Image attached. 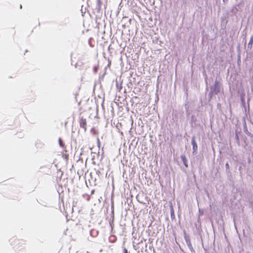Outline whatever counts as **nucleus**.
<instances>
[{
  "label": "nucleus",
  "instance_id": "obj_1",
  "mask_svg": "<svg viewBox=\"0 0 253 253\" xmlns=\"http://www.w3.org/2000/svg\"><path fill=\"white\" fill-rule=\"evenodd\" d=\"M80 126L81 127L84 128V129H86V121L85 119L81 118L80 121Z\"/></svg>",
  "mask_w": 253,
  "mask_h": 253
},
{
  "label": "nucleus",
  "instance_id": "obj_2",
  "mask_svg": "<svg viewBox=\"0 0 253 253\" xmlns=\"http://www.w3.org/2000/svg\"><path fill=\"white\" fill-rule=\"evenodd\" d=\"M191 143L193 146V150H194V151H197L198 149V146L194 137L192 138Z\"/></svg>",
  "mask_w": 253,
  "mask_h": 253
},
{
  "label": "nucleus",
  "instance_id": "obj_3",
  "mask_svg": "<svg viewBox=\"0 0 253 253\" xmlns=\"http://www.w3.org/2000/svg\"><path fill=\"white\" fill-rule=\"evenodd\" d=\"M186 242L187 243V246L190 249H193V247L192 244L191 243L190 240L189 238L186 239Z\"/></svg>",
  "mask_w": 253,
  "mask_h": 253
},
{
  "label": "nucleus",
  "instance_id": "obj_4",
  "mask_svg": "<svg viewBox=\"0 0 253 253\" xmlns=\"http://www.w3.org/2000/svg\"><path fill=\"white\" fill-rule=\"evenodd\" d=\"M181 158L183 161V164H184V165L187 167H188V164H187V160L186 159V157L184 155H182L181 156Z\"/></svg>",
  "mask_w": 253,
  "mask_h": 253
},
{
  "label": "nucleus",
  "instance_id": "obj_5",
  "mask_svg": "<svg viewBox=\"0 0 253 253\" xmlns=\"http://www.w3.org/2000/svg\"><path fill=\"white\" fill-rule=\"evenodd\" d=\"M58 141H59V144L60 146L62 148H64L65 145H64L62 140L61 138H59Z\"/></svg>",
  "mask_w": 253,
  "mask_h": 253
},
{
  "label": "nucleus",
  "instance_id": "obj_6",
  "mask_svg": "<svg viewBox=\"0 0 253 253\" xmlns=\"http://www.w3.org/2000/svg\"><path fill=\"white\" fill-rule=\"evenodd\" d=\"M110 241L111 242H115L116 240V237L115 236H111L109 238Z\"/></svg>",
  "mask_w": 253,
  "mask_h": 253
},
{
  "label": "nucleus",
  "instance_id": "obj_7",
  "mask_svg": "<svg viewBox=\"0 0 253 253\" xmlns=\"http://www.w3.org/2000/svg\"><path fill=\"white\" fill-rule=\"evenodd\" d=\"M253 43V36H252L251 38H250V41L249 42V44H251V46L252 45Z\"/></svg>",
  "mask_w": 253,
  "mask_h": 253
},
{
  "label": "nucleus",
  "instance_id": "obj_8",
  "mask_svg": "<svg viewBox=\"0 0 253 253\" xmlns=\"http://www.w3.org/2000/svg\"><path fill=\"white\" fill-rule=\"evenodd\" d=\"M124 250H125V253H127V250L126 249H125Z\"/></svg>",
  "mask_w": 253,
  "mask_h": 253
},
{
  "label": "nucleus",
  "instance_id": "obj_9",
  "mask_svg": "<svg viewBox=\"0 0 253 253\" xmlns=\"http://www.w3.org/2000/svg\"><path fill=\"white\" fill-rule=\"evenodd\" d=\"M228 0H223V2H225L226 1H227Z\"/></svg>",
  "mask_w": 253,
  "mask_h": 253
},
{
  "label": "nucleus",
  "instance_id": "obj_10",
  "mask_svg": "<svg viewBox=\"0 0 253 253\" xmlns=\"http://www.w3.org/2000/svg\"><path fill=\"white\" fill-rule=\"evenodd\" d=\"M226 167H229V165H228V163H227V164H226Z\"/></svg>",
  "mask_w": 253,
  "mask_h": 253
},
{
  "label": "nucleus",
  "instance_id": "obj_11",
  "mask_svg": "<svg viewBox=\"0 0 253 253\" xmlns=\"http://www.w3.org/2000/svg\"><path fill=\"white\" fill-rule=\"evenodd\" d=\"M98 2L99 3V4L100 3V0H98Z\"/></svg>",
  "mask_w": 253,
  "mask_h": 253
}]
</instances>
